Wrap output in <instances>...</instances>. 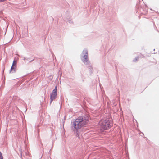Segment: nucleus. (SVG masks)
<instances>
[{"instance_id":"3","label":"nucleus","mask_w":159,"mask_h":159,"mask_svg":"<svg viewBox=\"0 0 159 159\" xmlns=\"http://www.w3.org/2000/svg\"><path fill=\"white\" fill-rule=\"evenodd\" d=\"M57 89L56 86L55 89L53 90L50 96V99L51 100V102H52L53 100H54L56 98L57 95Z\"/></svg>"},{"instance_id":"7","label":"nucleus","mask_w":159,"mask_h":159,"mask_svg":"<svg viewBox=\"0 0 159 159\" xmlns=\"http://www.w3.org/2000/svg\"><path fill=\"white\" fill-rule=\"evenodd\" d=\"M0 159H3L1 153L0 152Z\"/></svg>"},{"instance_id":"6","label":"nucleus","mask_w":159,"mask_h":159,"mask_svg":"<svg viewBox=\"0 0 159 159\" xmlns=\"http://www.w3.org/2000/svg\"><path fill=\"white\" fill-rule=\"evenodd\" d=\"M83 54L85 55H88V51L87 50L85 49L83 51Z\"/></svg>"},{"instance_id":"4","label":"nucleus","mask_w":159,"mask_h":159,"mask_svg":"<svg viewBox=\"0 0 159 159\" xmlns=\"http://www.w3.org/2000/svg\"><path fill=\"white\" fill-rule=\"evenodd\" d=\"M16 64V61L14 60L13 62L12 65L11 66V71L13 70H14V71H15V69L16 68V66H15V65Z\"/></svg>"},{"instance_id":"2","label":"nucleus","mask_w":159,"mask_h":159,"mask_svg":"<svg viewBox=\"0 0 159 159\" xmlns=\"http://www.w3.org/2000/svg\"><path fill=\"white\" fill-rule=\"evenodd\" d=\"M99 126L101 130L103 131L108 129L111 126L108 120L107 119L102 120L99 123Z\"/></svg>"},{"instance_id":"1","label":"nucleus","mask_w":159,"mask_h":159,"mask_svg":"<svg viewBox=\"0 0 159 159\" xmlns=\"http://www.w3.org/2000/svg\"><path fill=\"white\" fill-rule=\"evenodd\" d=\"M89 120V118L87 116L80 117L73 122V127L76 130L80 129L87 124Z\"/></svg>"},{"instance_id":"5","label":"nucleus","mask_w":159,"mask_h":159,"mask_svg":"<svg viewBox=\"0 0 159 159\" xmlns=\"http://www.w3.org/2000/svg\"><path fill=\"white\" fill-rule=\"evenodd\" d=\"M88 60V55H85L84 56V58L83 59V61L85 63L87 62Z\"/></svg>"}]
</instances>
